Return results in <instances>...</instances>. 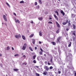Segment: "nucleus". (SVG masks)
<instances>
[{"label":"nucleus","instance_id":"nucleus-39","mask_svg":"<svg viewBox=\"0 0 76 76\" xmlns=\"http://www.w3.org/2000/svg\"><path fill=\"white\" fill-rule=\"evenodd\" d=\"M13 15H15V16H16V14L15 13V12L13 13Z\"/></svg>","mask_w":76,"mask_h":76},{"label":"nucleus","instance_id":"nucleus-30","mask_svg":"<svg viewBox=\"0 0 76 76\" xmlns=\"http://www.w3.org/2000/svg\"><path fill=\"white\" fill-rule=\"evenodd\" d=\"M36 75L37 76H39V74L36 73Z\"/></svg>","mask_w":76,"mask_h":76},{"label":"nucleus","instance_id":"nucleus-54","mask_svg":"<svg viewBox=\"0 0 76 76\" xmlns=\"http://www.w3.org/2000/svg\"><path fill=\"white\" fill-rule=\"evenodd\" d=\"M44 56H45V57H46L47 56L46 55V54H44Z\"/></svg>","mask_w":76,"mask_h":76},{"label":"nucleus","instance_id":"nucleus-46","mask_svg":"<svg viewBox=\"0 0 76 76\" xmlns=\"http://www.w3.org/2000/svg\"><path fill=\"white\" fill-rule=\"evenodd\" d=\"M69 28L66 29V31H69Z\"/></svg>","mask_w":76,"mask_h":76},{"label":"nucleus","instance_id":"nucleus-12","mask_svg":"<svg viewBox=\"0 0 76 76\" xmlns=\"http://www.w3.org/2000/svg\"><path fill=\"white\" fill-rule=\"evenodd\" d=\"M71 45H72V42H69V45H68V47H71Z\"/></svg>","mask_w":76,"mask_h":76},{"label":"nucleus","instance_id":"nucleus-14","mask_svg":"<svg viewBox=\"0 0 76 76\" xmlns=\"http://www.w3.org/2000/svg\"><path fill=\"white\" fill-rule=\"evenodd\" d=\"M15 22L16 23L18 22V23H20V21H19V20H16Z\"/></svg>","mask_w":76,"mask_h":76},{"label":"nucleus","instance_id":"nucleus-50","mask_svg":"<svg viewBox=\"0 0 76 76\" xmlns=\"http://www.w3.org/2000/svg\"><path fill=\"white\" fill-rule=\"evenodd\" d=\"M56 13H57L58 16V12H56Z\"/></svg>","mask_w":76,"mask_h":76},{"label":"nucleus","instance_id":"nucleus-59","mask_svg":"<svg viewBox=\"0 0 76 76\" xmlns=\"http://www.w3.org/2000/svg\"><path fill=\"white\" fill-rule=\"evenodd\" d=\"M5 15H6V16H7V14H6Z\"/></svg>","mask_w":76,"mask_h":76},{"label":"nucleus","instance_id":"nucleus-29","mask_svg":"<svg viewBox=\"0 0 76 76\" xmlns=\"http://www.w3.org/2000/svg\"><path fill=\"white\" fill-rule=\"evenodd\" d=\"M19 55L18 54H15L14 55L15 57H16V56H19Z\"/></svg>","mask_w":76,"mask_h":76},{"label":"nucleus","instance_id":"nucleus-40","mask_svg":"<svg viewBox=\"0 0 76 76\" xmlns=\"http://www.w3.org/2000/svg\"><path fill=\"white\" fill-rule=\"evenodd\" d=\"M40 50L42 52H43V50H42V48H40Z\"/></svg>","mask_w":76,"mask_h":76},{"label":"nucleus","instance_id":"nucleus-51","mask_svg":"<svg viewBox=\"0 0 76 76\" xmlns=\"http://www.w3.org/2000/svg\"><path fill=\"white\" fill-rule=\"evenodd\" d=\"M35 50H37V47H35Z\"/></svg>","mask_w":76,"mask_h":76},{"label":"nucleus","instance_id":"nucleus-49","mask_svg":"<svg viewBox=\"0 0 76 76\" xmlns=\"http://www.w3.org/2000/svg\"><path fill=\"white\" fill-rule=\"evenodd\" d=\"M48 65H51V64H50L49 62H48Z\"/></svg>","mask_w":76,"mask_h":76},{"label":"nucleus","instance_id":"nucleus-53","mask_svg":"<svg viewBox=\"0 0 76 76\" xmlns=\"http://www.w3.org/2000/svg\"><path fill=\"white\" fill-rule=\"evenodd\" d=\"M31 23H33V21H31Z\"/></svg>","mask_w":76,"mask_h":76},{"label":"nucleus","instance_id":"nucleus-47","mask_svg":"<svg viewBox=\"0 0 76 76\" xmlns=\"http://www.w3.org/2000/svg\"><path fill=\"white\" fill-rule=\"evenodd\" d=\"M51 19H52V18H51V17H50L49 18V20H51Z\"/></svg>","mask_w":76,"mask_h":76},{"label":"nucleus","instance_id":"nucleus-44","mask_svg":"<svg viewBox=\"0 0 76 76\" xmlns=\"http://www.w3.org/2000/svg\"><path fill=\"white\" fill-rule=\"evenodd\" d=\"M23 57H24V58H25L26 57V56H25V55H23Z\"/></svg>","mask_w":76,"mask_h":76},{"label":"nucleus","instance_id":"nucleus-38","mask_svg":"<svg viewBox=\"0 0 76 76\" xmlns=\"http://www.w3.org/2000/svg\"><path fill=\"white\" fill-rule=\"evenodd\" d=\"M35 6H37V2H35Z\"/></svg>","mask_w":76,"mask_h":76},{"label":"nucleus","instance_id":"nucleus-10","mask_svg":"<svg viewBox=\"0 0 76 76\" xmlns=\"http://www.w3.org/2000/svg\"><path fill=\"white\" fill-rule=\"evenodd\" d=\"M54 16L55 18H56V19L57 20H58V18L57 17V16H56V15H54Z\"/></svg>","mask_w":76,"mask_h":76},{"label":"nucleus","instance_id":"nucleus-9","mask_svg":"<svg viewBox=\"0 0 76 76\" xmlns=\"http://www.w3.org/2000/svg\"><path fill=\"white\" fill-rule=\"evenodd\" d=\"M60 39H61V37H59L57 39V40L58 41V42H60Z\"/></svg>","mask_w":76,"mask_h":76},{"label":"nucleus","instance_id":"nucleus-31","mask_svg":"<svg viewBox=\"0 0 76 76\" xmlns=\"http://www.w3.org/2000/svg\"><path fill=\"white\" fill-rule=\"evenodd\" d=\"M20 3H24V1H20Z\"/></svg>","mask_w":76,"mask_h":76},{"label":"nucleus","instance_id":"nucleus-60","mask_svg":"<svg viewBox=\"0 0 76 76\" xmlns=\"http://www.w3.org/2000/svg\"><path fill=\"white\" fill-rule=\"evenodd\" d=\"M58 1H60V0H58Z\"/></svg>","mask_w":76,"mask_h":76},{"label":"nucleus","instance_id":"nucleus-55","mask_svg":"<svg viewBox=\"0 0 76 76\" xmlns=\"http://www.w3.org/2000/svg\"><path fill=\"white\" fill-rule=\"evenodd\" d=\"M0 56H2V54L0 53Z\"/></svg>","mask_w":76,"mask_h":76},{"label":"nucleus","instance_id":"nucleus-32","mask_svg":"<svg viewBox=\"0 0 76 76\" xmlns=\"http://www.w3.org/2000/svg\"><path fill=\"white\" fill-rule=\"evenodd\" d=\"M33 63H37V61H36L35 60H34L33 61Z\"/></svg>","mask_w":76,"mask_h":76},{"label":"nucleus","instance_id":"nucleus-24","mask_svg":"<svg viewBox=\"0 0 76 76\" xmlns=\"http://www.w3.org/2000/svg\"><path fill=\"white\" fill-rule=\"evenodd\" d=\"M76 32V31H74V33H73V34L74 35V36H76V34H75V32Z\"/></svg>","mask_w":76,"mask_h":76},{"label":"nucleus","instance_id":"nucleus-23","mask_svg":"<svg viewBox=\"0 0 76 76\" xmlns=\"http://www.w3.org/2000/svg\"><path fill=\"white\" fill-rule=\"evenodd\" d=\"M68 25L69 26H70V25H71V24H70V22H68Z\"/></svg>","mask_w":76,"mask_h":76},{"label":"nucleus","instance_id":"nucleus-6","mask_svg":"<svg viewBox=\"0 0 76 76\" xmlns=\"http://www.w3.org/2000/svg\"><path fill=\"white\" fill-rule=\"evenodd\" d=\"M61 13L62 14L63 16H64L65 15V13H64V12H63V11L62 10L61 11Z\"/></svg>","mask_w":76,"mask_h":76},{"label":"nucleus","instance_id":"nucleus-13","mask_svg":"<svg viewBox=\"0 0 76 76\" xmlns=\"http://www.w3.org/2000/svg\"><path fill=\"white\" fill-rule=\"evenodd\" d=\"M22 38L24 40H25V39H26L25 37L23 35H22Z\"/></svg>","mask_w":76,"mask_h":76},{"label":"nucleus","instance_id":"nucleus-3","mask_svg":"<svg viewBox=\"0 0 76 76\" xmlns=\"http://www.w3.org/2000/svg\"><path fill=\"white\" fill-rule=\"evenodd\" d=\"M44 69H45L47 71L49 70V68H48V67L47 66H44Z\"/></svg>","mask_w":76,"mask_h":76},{"label":"nucleus","instance_id":"nucleus-4","mask_svg":"<svg viewBox=\"0 0 76 76\" xmlns=\"http://www.w3.org/2000/svg\"><path fill=\"white\" fill-rule=\"evenodd\" d=\"M3 18H4V20H5V21H7V18H6V16L5 15H3Z\"/></svg>","mask_w":76,"mask_h":76},{"label":"nucleus","instance_id":"nucleus-41","mask_svg":"<svg viewBox=\"0 0 76 76\" xmlns=\"http://www.w3.org/2000/svg\"><path fill=\"white\" fill-rule=\"evenodd\" d=\"M73 39L74 41H75V37H73Z\"/></svg>","mask_w":76,"mask_h":76},{"label":"nucleus","instance_id":"nucleus-19","mask_svg":"<svg viewBox=\"0 0 76 76\" xmlns=\"http://www.w3.org/2000/svg\"><path fill=\"white\" fill-rule=\"evenodd\" d=\"M50 61L51 63H53V58H51L50 59Z\"/></svg>","mask_w":76,"mask_h":76},{"label":"nucleus","instance_id":"nucleus-27","mask_svg":"<svg viewBox=\"0 0 76 76\" xmlns=\"http://www.w3.org/2000/svg\"><path fill=\"white\" fill-rule=\"evenodd\" d=\"M36 55H34L33 56V59H35V57H36Z\"/></svg>","mask_w":76,"mask_h":76},{"label":"nucleus","instance_id":"nucleus-21","mask_svg":"<svg viewBox=\"0 0 76 76\" xmlns=\"http://www.w3.org/2000/svg\"><path fill=\"white\" fill-rule=\"evenodd\" d=\"M14 71H15L16 72H17V71H18V70H19L18 69H14Z\"/></svg>","mask_w":76,"mask_h":76},{"label":"nucleus","instance_id":"nucleus-25","mask_svg":"<svg viewBox=\"0 0 76 76\" xmlns=\"http://www.w3.org/2000/svg\"><path fill=\"white\" fill-rule=\"evenodd\" d=\"M33 36H34V34H31V35L30 36V38H32V37H33Z\"/></svg>","mask_w":76,"mask_h":76},{"label":"nucleus","instance_id":"nucleus-35","mask_svg":"<svg viewBox=\"0 0 76 76\" xmlns=\"http://www.w3.org/2000/svg\"><path fill=\"white\" fill-rule=\"evenodd\" d=\"M10 50V47H7V50Z\"/></svg>","mask_w":76,"mask_h":76},{"label":"nucleus","instance_id":"nucleus-16","mask_svg":"<svg viewBox=\"0 0 76 76\" xmlns=\"http://www.w3.org/2000/svg\"><path fill=\"white\" fill-rule=\"evenodd\" d=\"M43 19V18L42 17L39 18H38V19L39 20H42Z\"/></svg>","mask_w":76,"mask_h":76},{"label":"nucleus","instance_id":"nucleus-58","mask_svg":"<svg viewBox=\"0 0 76 76\" xmlns=\"http://www.w3.org/2000/svg\"><path fill=\"white\" fill-rule=\"evenodd\" d=\"M12 50H14V48H13L12 47Z\"/></svg>","mask_w":76,"mask_h":76},{"label":"nucleus","instance_id":"nucleus-5","mask_svg":"<svg viewBox=\"0 0 76 76\" xmlns=\"http://www.w3.org/2000/svg\"><path fill=\"white\" fill-rule=\"evenodd\" d=\"M56 23L58 28H60V24H59L58 22L57 21L56 22Z\"/></svg>","mask_w":76,"mask_h":76},{"label":"nucleus","instance_id":"nucleus-48","mask_svg":"<svg viewBox=\"0 0 76 76\" xmlns=\"http://www.w3.org/2000/svg\"><path fill=\"white\" fill-rule=\"evenodd\" d=\"M54 12H55V13H57V12H58V11H55Z\"/></svg>","mask_w":76,"mask_h":76},{"label":"nucleus","instance_id":"nucleus-22","mask_svg":"<svg viewBox=\"0 0 76 76\" xmlns=\"http://www.w3.org/2000/svg\"><path fill=\"white\" fill-rule=\"evenodd\" d=\"M6 4L9 7H10V5L8 3H6Z\"/></svg>","mask_w":76,"mask_h":76},{"label":"nucleus","instance_id":"nucleus-34","mask_svg":"<svg viewBox=\"0 0 76 76\" xmlns=\"http://www.w3.org/2000/svg\"><path fill=\"white\" fill-rule=\"evenodd\" d=\"M37 9H39V5H38L37 6Z\"/></svg>","mask_w":76,"mask_h":76},{"label":"nucleus","instance_id":"nucleus-1","mask_svg":"<svg viewBox=\"0 0 76 76\" xmlns=\"http://www.w3.org/2000/svg\"><path fill=\"white\" fill-rule=\"evenodd\" d=\"M15 37L16 38H20L21 37V36H20V34L16 35L15 36Z\"/></svg>","mask_w":76,"mask_h":76},{"label":"nucleus","instance_id":"nucleus-17","mask_svg":"<svg viewBox=\"0 0 76 76\" xmlns=\"http://www.w3.org/2000/svg\"><path fill=\"white\" fill-rule=\"evenodd\" d=\"M39 35H40V36H41H41H42V32H41V31H40L39 32Z\"/></svg>","mask_w":76,"mask_h":76},{"label":"nucleus","instance_id":"nucleus-8","mask_svg":"<svg viewBox=\"0 0 76 76\" xmlns=\"http://www.w3.org/2000/svg\"><path fill=\"white\" fill-rule=\"evenodd\" d=\"M32 43L34 45L35 43V39H32Z\"/></svg>","mask_w":76,"mask_h":76},{"label":"nucleus","instance_id":"nucleus-57","mask_svg":"<svg viewBox=\"0 0 76 76\" xmlns=\"http://www.w3.org/2000/svg\"><path fill=\"white\" fill-rule=\"evenodd\" d=\"M75 76H76V71H75Z\"/></svg>","mask_w":76,"mask_h":76},{"label":"nucleus","instance_id":"nucleus-28","mask_svg":"<svg viewBox=\"0 0 76 76\" xmlns=\"http://www.w3.org/2000/svg\"><path fill=\"white\" fill-rule=\"evenodd\" d=\"M39 3H40V4H42V1H41V0H39Z\"/></svg>","mask_w":76,"mask_h":76},{"label":"nucleus","instance_id":"nucleus-56","mask_svg":"<svg viewBox=\"0 0 76 76\" xmlns=\"http://www.w3.org/2000/svg\"><path fill=\"white\" fill-rule=\"evenodd\" d=\"M24 64L25 65H26V64H27V63H24Z\"/></svg>","mask_w":76,"mask_h":76},{"label":"nucleus","instance_id":"nucleus-7","mask_svg":"<svg viewBox=\"0 0 76 76\" xmlns=\"http://www.w3.org/2000/svg\"><path fill=\"white\" fill-rule=\"evenodd\" d=\"M43 75H47L48 74V72L47 71L44 72L43 73Z\"/></svg>","mask_w":76,"mask_h":76},{"label":"nucleus","instance_id":"nucleus-42","mask_svg":"<svg viewBox=\"0 0 76 76\" xmlns=\"http://www.w3.org/2000/svg\"><path fill=\"white\" fill-rule=\"evenodd\" d=\"M74 15H75L73 14H72V17H73V16H74Z\"/></svg>","mask_w":76,"mask_h":76},{"label":"nucleus","instance_id":"nucleus-20","mask_svg":"<svg viewBox=\"0 0 76 76\" xmlns=\"http://www.w3.org/2000/svg\"><path fill=\"white\" fill-rule=\"evenodd\" d=\"M59 31H60L59 30V29H58L56 32V34H58V33H59Z\"/></svg>","mask_w":76,"mask_h":76},{"label":"nucleus","instance_id":"nucleus-63","mask_svg":"<svg viewBox=\"0 0 76 76\" xmlns=\"http://www.w3.org/2000/svg\"><path fill=\"white\" fill-rule=\"evenodd\" d=\"M37 58V59H38V58Z\"/></svg>","mask_w":76,"mask_h":76},{"label":"nucleus","instance_id":"nucleus-26","mask_svg":"<svg viewBox=\"0 0 76 76\" xmlns=\"http://www.w3.org/2000/svg\"><path fill=\"white\" fill-rule=\"evenodd\" d=\"M49 69H53V67L52 66H51L49 67Z\"/></svg>","mask_w":76,"mask_h":76},{"label":"nucleus","instance_id":"nucleus-2","mask_svg":"<svg viewBox=\"0 0 76 76\" xmlns=\"http://www.w3.org/2000/svg\"><path fill=\"white\" fill-rule=\"evenodd\" d=\"M26 44H25L24 46L22 48V50H25V49H26Z\"/></svg>","mask_w":76,"mask_h":76},{"label":"nucleus","instance_id":"nucleus-45","mask_svg":"<svg viewBox=\"0 0 76 76\" xmlns=\"http://www.w3.org/2000/svg\"><path fill=\"white\" fill-rule=\"evenodd\" d=\"M68 20H67L66 21V23H68Z\"/></svg>","mask_w":76,"mask_h":76},{"label":"nucleus","instance_id":"nucleus-43","mask_svg":"<svg viewBox=\"0 0 76 76\" xmlns=\"http://www.w3.org/2000/svg\"><path fill=\"white\" fill-rule=\"evenodd\" d=\"M58 73L59 74H60V73H61V71H58Z\"/></svg>","mask_w":76,"mask_h":76},{"label":"nucleus","instance_id":"nucleus-15","mask_svg":"<svg viewBox=\"0 0 76 76\" xmlns=\"http://www.w3.org/2000/svg\"><path fill=\"white\" fill-rule=\"evenodd\" d=\"M29 49H30V50L31 51H33V50H32V47H29Z\"/></svg>","mask_w":76,"mask_h":76},{"label":"nucleus","instance_id":"nucleus-18","mask_svg":"<svg viewBox=\"0 0 76 76\" xmlns=\"http://www.w3.org/2000/svg\"><path fill=\"white\" fill-rule=\"evenodd\" d=\"M51 43H52L53 45H56V42H51Z\"/></svg>","mask_w":76,"mask_h":76},{"label":"nucleus","instance_id":"nucleus-52","mask_svg":"<svg viewBox=\"0 0 76 76\" xmlns=\"http://www.w3.org/2000/svg\"><path fill=\"white\" fill-rule=\"evenodd\" d=\"M42 42H41L40 41H39V44H41Z\"/></svg>","mask_w":76,"mask_h":76},{"label":"nucleus","instance_id":"nucleus-37","mask_svg":"<svg viewBox=\"0 0 76 76\" xmlns=\"http://www.w3.org/2000/svg\"><path fill=\"white\" fill-rule=\"evenodd\" d=\"M50 23L51 24H52V23H53V22H49L48 23Z\"/></svg>","mask_w":76,"mask_h":76},{"label":"nucleus","instance_id":"nucleus-11","mask_svg":"<svg viewBox=\"0 0 76 76\" xmlns=\"http://www.w3.org/2000/svg\"><path fill=\"white\" fill-rule=\"evenodd\" d=\"M72 26H73V29H76V26H75V24H73Z\"/></svg>","mask_w":76,"mask_h":76},{"label":"nucleus","instance_id":"nucleus-61","mask_svg":"<svg viewBox=\"0 0 76 76\" xmlns=\"http://www.w3.org/2000/svg\"><path fill=\"white\" fill-rule=\"evenodd\" d=\"M47 61H46V62H45V63H47Z\"/></svg>","mask_w":76,"mask_h":76},{"label":"nucleus","instance_id":"nucleus-62","mask_svg":"<svg viewBox=\"0 0 76 76\" xmlns=\"http://www.w3.org/2000/svg\"><path fill=\"white\" fill-rule=\"evenodd\" d=\"M53 64H54V63H53Z\"/></svg>","mask_w":76,"mask_h":76},{"label":"nucleus","instance_id":"nucleus-33","mask_svg":"<svg viewBox=\"0 0 76 76\" xmlns=\"http://www.w3.org/2000/svg\"><path fill=\"white\" fill-rule=\"evenodd\" d=\"M39 54H40V55H42V52H40Z\"/></svg>","mask_w":76,"mask_h":76},{"label":"nucleus","instance_id":"nucleus-36","mask_svg":"<svg viewBox=\"0 0 76 76\" xmlns=\"http://www.w3.org/2000/svg\"><path fill=\"white\" fill-rule=\"evenodd\" d=\"M63 25H65L66 24V23H62Z\"/></svg>","mask_w":76,"mask_h":76}]
</instances>
